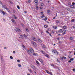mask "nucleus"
<instances>
[{"instance_id":"nucleus-4","label":"nucleus","mask_w":75,"mask_h":75,"mask_svg":"<svg viewBox=\"0 0 75 75\" xmlns=\"http://www.w3.org/2000/svg\"><path fill=\"white\" fill-rule=\"evenodd\" d=\"M32 39L33 40L35 41H37V40L36 38H35L34 37H32Z\"/></svg>"},{"instance_id":"nucleus-7","label":"nucleus","mask_w":75,"mask_h":75,"mask_svg":"<svg viewBox=\"0 0 75 75\" xmlns=\"http://www.w3.org/2000/svg\"><path fill=\"white\" fill-rule=\"evenodd\" d=\"M23 36H24V37L26 39H27V38H28L27 37H28V35L26 36V35H25L24 34L23 35Z\"/></svg>"},{"instance_id":"nucleus-19","label":"nucleus","mask_w":75,"mask_h":75,"mask_svg":"<svg viewBox=\"0 0 75 75\" xmlns=\"http://www.w3.org/2000/svg\"><path fill=\"white\" fill-rule=\"evenodd\" d=\"M17 29L18 31H19V32H20V31H21V30H20V29L18 28H17Z\"/></svg>"},{"instance_id":"nucleus-26","label":"nucleus","mask_w":75,"mask_h":75,"mask_svg":"<svg viewBox=\"0 0 75 75\" xmlns=\"http://www.w3.org/2000/svg\"><path fill=\"white\" fill-rule=\"evenodd\" d=\"M61 61H63V57H61Z\"/></svg>"},{"instance_id":"nucleus-63","label":"nucleus","mask_w":75,"mask_h":75,"mask_svg":"<svg viewBox=\"0 0 75 75\" xmlns=\"http://www.w3.org/2000/svg\"><path fill=\"white\" fill-rule=\"evenodd\" d=\"M51 66H52V67H53V66H54V64H51Z\"/></svg>"},{"instance_id":"nucleus-43","label":"nucleus","mask_w":75,"mask_h":75,"mask_svg":"<svg viewBox=\"0 0 75 75\" xmlns=\"http://www.w3.org/2000/svg\"><path fill=\"white\" fill-rule=\"evenodd\" d=\"M17 62H20V61L19 60H17Z\"/></svg>"},{"instance_id":"nucleus-24","label":"nucleus","mask_w":75,"mask_h":75,"mask_svg":"<svg viewBox=\"0 0 75 75\" xmlns=\"http://www.w3.org/2000/svg\"><path fill=\"white\" fill-rule=\"evenodd\" d=\"M6 9L7 10V11H8V12H10V10H9L8 9V8H7Z\"/></svg>"},{"instance_id":"nucleus-46","label":"nucleus","mask_w":75,"mask_h":75,"mask_svg":"<svg viewBox=\"0 0 75 75\" xmlns=\"http://www.w3.org/2000/svg\"><path fill=\"white\" fill-rule=\"evenodd\" d=\"M49 74H50V75H52V72H50Z\"/></svg>"},{"instance_id":"nucleus-21","label":"nucleus","mask_w":75,"mask_h":75,"mask_svg":"<svg viewBox=\"0 0 75 75\" xmlns=\"http://www.w3.org/2000/svg\"><path fill=\"white\" fill-rule=\"evenodd\" d=\"M18 67H21V64H18Z\"/></svg>"},{"instance_id":"nucleus-50","label":"nucleus","mask_w":75,"mask_h":75,"mask_svg":"<svg viewBox=\"0 0 75 75\" xmlns=\"http://www.w3.org/2000/svg\"><path fill=\"white\" fill-rule=\"evenodd\" d=\"M71 52H69V54H71Z\"/></svg>"},{"instance_id":"nucleus-25","label":"nucleus","mask_w":75,"mask_h":75,"mask_svg":"<svg viewBox=\"0 0 75 75\" xmlns=\"http://www.w3.org/2000/svg\"><path fill=\"white\" fill-rule=\"evenodd\" d=\"M47 19H48V18H47L45 17V18L44 20H45V21H46V20H47Z\"/></svg>"},{"instance_id":"nucleus-34","label":"nucleus","mask_w":75,"mask_h":75,"mask_svg":"<svg viewBox=\"0 0 75 75\" xmlns=\"http://www.w3.org/2000/svg\"><path fill=\"white\" fill-rule=\"evenodd\" d=\"M70 40H73V38H72V37H70Z\"/></svg>"},{"instance_id":"nucleus-33","label":"nucleus","mask_w":75,"mask_h":75,"mask_svg":"<svg viewBox=\"0 0 75 75\" xmlns=\"http://www.w3.org/2000/svg\"><path fill=\"white\" fill-rule=\"evenodd\" d=\"M22 47L23 48H24V49L25 48V47L23 45L22 46Z\"/></svg>"},{"instance_id":"nucleus-47","label":"nucleus","mask_w":75,"mask_h":75,"mask_svg":"<svg viewBox=\"0 0 75 75\" xmlns=\"http://www.w3.org/2000/svg\"><path fill=\"white\" fill-rule=\"evenodd\" d=\"M21 25H22V27H24V24H23V23L21 24Z\"/></svg>"},{"instance_id":"nucleus-23","label":"nucleus","mask_w":75,"mask_h":75,"mask_svg":"<svg viewBox=\"0 0 75 75\" xmlns=\"http://www.w3.org/2000/svg\"><path fill=\"white\" fill-rule=\"evenodd\" d=\"M28 71H29L30 72H32V70H31L30 69H28Z\"/></svg>"},{"instance_id":"nucleus-52","label":"nucleus","mask_w":75,"mask_h":75,"mask_svg":"<svg viewBox=\"0 0 75 75\" xmlns=\"http://www.w3.org/2000/svg\"><path fill=\"white\" fill-rule=\"evenodd\" d=\"M72 4H73V5H75V3L73 2L72 3Z\"/></svg>"},{"instance_id":"nucleus-41","label":"nucleus","mask_w":75,"mask_h":75,"mask_svg":"<svg viewBox=\"0 0 75 75\" xmlns=\"http://www.w3.org/2000/svg\"><path fill=\"white\" fill-rule=\"evenodd\" d=\"M47 13H50V10H48L47 11Z\"/></svg>"},{"instance_id":"nucleus-59","label":"nucleus","mask_w":75,"mask_h":75,"mask_svg":"<svg viewBox=\"0 0 75 75\" xmlns=\"http://www.w3.org/2000/svg\"><path fill=\"white\" fill-rule=\"evenodd\" d=\"M46 33H49V32H48L47 31H46Z\"/></svg>"},{"instance_id":"nucleus-1","label":"nucleus","mask_w":75,"mask_h":75,"mask_svg":"<svg viewBox=\"0 0 75 75\" xmlns=\"http://www.w3.org/2000/svg\"><path fill=\"white\" fill-rule=\"evenodd\" d=\"M30 50H28L27 51L28 53V54L31 55L32 53H33V55H37V53H34V50L33 49V48L31 47L30 48Z\"/></svg>"},{"instance_id":"nucleus-11","label":"nucleus","mask_w":75,"mask_h":75,"mask_svg":"<svg viewBox=\"0 0 75 75\" xmlns=\"http://www.w3.org/2000/svg\"><path fill=\"white\" fill-rule=\"evenodd\" d=\"M45 55L47 57V58H49V55L47 54H45Z\"/></svg>"},{"instance_id":"nucleus-64","label":"nucleus","mask_w":75,"mask_h":75,"mask_svg":"<svg viewBox=\"0 0 75 75\" xmlns=\"http://www.w3.org/2000/svg\"><path fill=\"white\" fill-rule=\"evenodd\" d=\"M24 12H25V13H27V11H24Z\"/></svg>"},{"instance_id":"nucleus-9","label":"nucleus","mask_w":75,"mask_h":75,"mask_svg":"<svg viewBox=\"0 0 75 75\" xmlns=\"http://www.w3.org/2000/svg\"><path fill=\"white\" fill-rule=\"evenodd\" d=\"M64 32V33H63V35H64V34H66V33H66V31L65 30H63V31H62V32Z\"/></svg>"},{"instance_id":"nucleus-28","label":"nucleus","mask_w":75,"mask_h":75,"mask_svg":"<svg viewBox=\"0 0 75 75\" xmlns=\"http://www.w3.org/2000/svg\"><path fill=\"white\" fill-rule=\"evenodd\" d=\"M34 1L35 3H37L38 2V1L37 0H35Z\"/></svg>"},{"instance_id":"nucleus-10","label":"nucleus","mask_w":75,"mask_h":75,"mask_svg":"<svg viewBox=\"0 0 75 75\" xmlns=\"http://www.w3.org/2000/svg\"><path fill=\"white\" fill-rule=\"evenodd\" d=\"M52 52H53V53H54V54H55V53H57V51H56V50H53Z\"/></svg>"},{"instance_id":"nucleus-53","label":"nucleus","mask_w":75,"mask_h":75,"mask_svg":"<svg viewBox=\"0 0 75 75\" xmlns=\"http://www.w3.org/2000/svg\"><path fill=\"white\" fill-rule=\"evenodd\" d=\"M73 71H75V69H73Z\"/></svg>"},{"instance_id":"nucleus-48","label":"nucleus","mask_w":75,"mask_h":75,"mask_svg":"<svg viewBox=\"0 0 75 75\" xmlns=\"http://www.w3.org/2000/svg\"><path fill=\"white\" fill-rule=\"evenodd\" d=\"M57 60L58 62H60V61H59V60H58V59H57Z\"/></svg>"},{"instance_id":"nucleus-6","label":"nucleus","mask_w":75,"mask_h":75,"mask_svg":"<svg viewBox=\"0 0 75 75\" xmlns=\"http://www.w3.org/2000/svg\"><path fill=\"white\" fill-rule=\"evenodd\" d=\"M11 21L13 22V23H14V24H16V21H14V19H12L11 20Z\"/></svg>"},{"instance_id":"nucleus-22","label":"nucleus","mask_w":75,"mask_h":75,"mask_svg":"<svg viewBox=\"0 0 75 75\" xmlns=\"http://www.w3.org/2000/svg\"><path fill=\"white\" fill-rule=\"evenodd\" d=\"M36 62L37 64H38V65H40V63H39L38 62V61H36Z\"/></svg>"},{"instance_id":"nucleus-36","label":"nucleus","mask_w":75,"mask_h":75,"mask_svg":"<svg viewBox=\"0 0 75 75\" xmlns=\"http://www.w3.org/2000/svg\"><path fill=\"white\" fill-rule=\"evenodd\" d=\"M17 7L18 9H20V6H19L18 5L17 6Z\"/></svg>"},{"instance_id":"nucleus-51","label":"nucleus","mask_w":75,"mask_h":75,"mask_svg":"<svg viewBox=\"0 0 75 75\" xmlns=\"http://www.w3.org/2000/svg\"><path fill=\"white\" fill-rule=\"evenodd\" d=\"M63 59H66V57H63Z\"/></svg>"},{"instance_id":"nucleus-60","label":"nucleus","mask_w":75,"mask_h":75,"mask_svg":"<svg viewBox=\"0 0 75 75\" xmlns=\"http://www.w3.org/2000/svg\"><path fill=\"white\" fill-rule=\"evenodd\" d=\"M15 31H16V32H17V30L15 29Z\"/></svg>"},{"instance_id":"nucleus-3","label":"nucleus","mask_w":75,"mask_h":75,"mask_svg":"<svg viewBox=\"0 0 75 75\" xmlns=\"http://www.w3.org/2000/svg\"><path fill=\"white\" fill-rule=\"evenodd\" d=\"M0 12H1V13H2V14H3L4 16V15H5V14H6V12H4L3 11L0 10Z\"/></svg>"},{"instance_id":"nucleus-55","label":"nucleus","mask_w":75,"mask_h":75,"mask_svg":"<svg viewBox=\"0 0 75 75\" xmlns=\"http://www.w3.org/2000/svg\"><path fill=\"white\" fill-rule=\"evenodd\" d=\"M72 27L73 28H75V26H72Z\"/></svg>"},{"instance_id":"nucleus-14","label":"nucleus","mask_w":75,"mask_h":75,"mask_svg":"<svg viewBox=\"0 0 75 75\" xmlns=\"http://www.w3.org/2000/svg\"><path fill=\"white\" fill-rule=\"evenodd\" d=\"M70 7L71 8H74V7H75V6H74L72 5H70Z\"/></svg>"},{"instance_id":"nucleus-2","label":"nucleus","mask_w":75,"mask_h":75,"mask_svg":"<svg viewBox=\"0 0 75 75\" xmlns=\"http://www.w3.org/2000/svg\"><path fill=\"white\" fill-rule=\"evenodd\" d=\"M31 68H33L34 70H35V69L36 68H35V67L33 65H32L31 66H30Z\"/></svg>"},{"instance_id":"nucleus-15","label":"nucleus","mask_w":75,"mask_h":75,"mask_svg":"<svg viewBox=\"0 0 75 75\" xmlns=\"http://www.w3.org/2000/svg\"><path fill=\"white\" fill-rule=\"evenodd\" d=\"M13 18L14 19H17V17H16L15 16H13Z\"/></svg>"},{"instance_id":"nucleus-57","label":"nucleus","mask_w":75,"mask_h":75,"mask_svg":"<svg viewBox=\"0 0 75 75\" xmlns=\"http://www.w3.org/2000/svg\"><path fill=\"white\" fill-rule=\"evenodd\" d=\"M49 35H50V36H51V33H49Z\"/></svg>"},{"instance_id":"nucleus-13","label":"nucleus","mask_w":75,"mask_h":75,"mask_svg":"<svg viewBox=\"0 0 75 75\" xmlns=\"http://www.w3.org/2000/svg\"><path fill=\"white\" fill-rule=\"evenodd\" d=\"M3 7H4V8H5V9H7L6 8V5H3Z\"/></svg>"},{"instance_id":"nucleus-39","label":"nucleus","mask_w":75,"mask_h":75,"mask_svg":"<svg viewBox=\"0 0 75 75\" xmlns=\"http://www.w3.org/2000/svg\"><path fill=\"white\" fill-rule=\"evenodd\" d=\"M75 21V20L74 19H72V20H71V21L72 22H74Z\"/></svg>"},{"instance_id":"nucleus-44","label":"nucleus","mask_w":75,"mask_h":75,"mask_svg":"<svg viewBox=\"0 0 75 75\" xmlns=\"http://www.w3.org/2000/svg\"><path fill=\"white\" fill-rule=\"evenodd\" d=\"M44 6V4L42 3L41 4V6Z\"/></svg>"},{"instance_id":"nucleus-5","label":"nucleus","mask_w":75,"mask_h":75,"mask_svg":"<svg viewBox=\"0 0 75 75\" xmlns=\"http://www.w3.org/2000/svg\"><path fill=\"white\" fill-rule=\"evenodd\" d=\"M33 42V45L35 46V47H36L37 46V44H36V43L35 42Z\"/></svg>"},{"instance_id":"nucleus-16","label":"nucleus","mask_w":75,"mask_h":75,"mask_svg":"<svg viewBox=\"0 0 75 75\" xmlns=\"http://www.w3.org/2000/svg\"><path fill=\"white\" fill-rule=\"evenodd\" d=\"M41 52H42V54H44L45 55V54H45V52L43 51L42 50H41Z\"/></svg>"},{"instance_id":"nucleus-37","label":"nucleus","mask_w":75,"mask_h":75,"mask_svg":"<svg viewBox=\"0 0 75 75\" xmlns=\"http://www.w3.org/2000/svg\"><path fill=\"white\" fill-rule=\"evenodd\" d=\"M71 61H73L74 60V58H72L70 59Z\"/></svg>"},{"instance_id":"nucleus-49","label":"nucleus","mask_w":75,"mask_h":75,"mask_svg":"<svg viewBox=\"0 0 75 75\" xmlns=\"http://www.w3.org/2000/svg\"><path fill=\"white\" fill-rule=\"evenodd\" d=\"M57 70H58V71H59V69L57 67Z\"/></svg>"},{"instance_id":"nucleus-35","label":"nucleus","mask_w":75,"mask_h":75,"mask_svg":"<svg viewBox=\"0 0 75 75\" xmlns=\"http://www.w3.org/2000/svg\"><path fill=\"white\" fill-rule=\"evenodd\" d=\"M44 15H43L42 16H41V18H43V17H45Z\"/></svg>"},{"instance_id":"nucleus-62","label":"nucleus","mask_w":75,"mask_h":75,"mask_svg":"<svg viewBox=\"0 0 75 75\" xmlns=\"http://www.w3.org/2000/svg\"><path fill=\"white\" fill-rule=\"evenodd\" d=\"M69 62H71V61H69Z\"/></svg>"},{"instance_id":"nucleus-54","label":"nucleus","mask_w":75,"mask_h":75,"mask_svg":"<svg viewBox=\"0 0 75 75\" xmlns=\"http://www.w3.org/2000/svg\"><path fill=\"white\" fill-rule=\"evenodd\" d=\"M13 54H15L16 53V52L15 51H13Z\"/></svg>"},{"instance_id":"nucleus-38","label":"nucleus","mask_w":75,"mask_h":75,"mask_svg":"<svg viewBox=\"0 0 75 75\" xmlns=\"http://www.w3.org/2000/svg\"><path fill=\"white\" fill-rule=\"evenodd\" d=\"M41 14H42V15L43 14H44V12H41Z\"/></svg>"},{"instance_id":"nucleus-56","label":"nucleus","mask_w":75,"mask_h":75,"mask_svg":"<svg viewBox=\"0 0 75 75\" xmlns=\"http://www.w3.org/2000/svg\"><path fill=\"white\" fill-rule=\"evenodd\" d=\"M59 23V21H57V23Z\"/></svg>"},{"instance_id":"nucleus-58","label":"nucleus","mask_w":75,"mask_h":75,"mask_svg":"<svg viewBox=\"0 0 75 75\" xmlns=\"http://www.w3.org/2000/svg\"><path fill=\"white\" fill-rule=\"evenodd\" d=\"M28 2L29 3H30V0L28 1Z\"/></svg>"},{"instance_id":"nucleus-17","label":"nucleus","mask_w":75,"mask_h":75,"mask_svg":"<svg viewBox=\"0 0 75 75\" xmlns=\"http://www.w3.org/2000/svg\"><path fill=\"white\" fill-rule=\"evenodd\" d=\"M62 29H60V30L58 31L59 33H62Z\"/></svg>"},{"instance_id":"nucleus-30","label":"nucleus","mask_w":75,"mask_h":75,"mask_svg":"<svg viewBox=\"0 0 75 75\" xmlns=\"http://www.w3.org/2000/svg\"><path fill=\"white\" fill-rule=\"evenodd\" d=\"M63 27L64 29H66V28H67V27L65 26H63Z\"/></svg>"},{"instance_id":"nucleus-32","label":"nucleus","mask_w":75,"mask_h":75,"mask_svg":"<svg viewBox=\"0 0 75 75\" xmlns=\"http://www.w3.org/2000/svg\"><path fill=\"white\" fill-rule=\"evenodd\" d=\"M10 58L11 59H13V57L12 56H10Z\"/></svg>"},{"instance_id":"nucleus-12","label":"nucleus","mask_w":75,"mask_h":75,"mask_svg":"<svg viewBox=\"0 0 75 75\" xmlns=\"http://www.w3.org/2000/svg\"><path fill=\"white\" fill-rule=\"evenodd\" d=\"M38 41H39V42H42V41L41 40H40V39H38Z\"/></svg>"},{"instance_id":"nucleus-31","label":"nucleus","mask_w":75,"mask_h":75,"mask_svg":"<svg viewBox=\"0 0 75 75\" xmlns=\"http://www.w3.org/2000/svg\"><path fill=\"white\" fill-rule=\"evenodd\" d=\"M26 31H27V32H28V31H29V30H28V29L27 28H26Z\"/></svg>"},{"instance_id":"nucleus-8","label":"nucleus","mask_w":75,"mask_h":75,"mask_svg":"<svg viewBox=\"0 0 75 75\" xmlns=\"http://www.w3.org/2000/svg\"><path fill=\"white\" fill-rule=\"evenodd\" d=\"M39 61L40 62H41L42 63H43V61H42V59H39Z\"/></svg>"},{"instance_id":"nucleus-27","label":"nucleus","mask_w":75,"mask_h":75,"mask_svg":"<svg viewBox=\"0 0 75 75\" xmlns=\"http://www.w3.org/2000/svg\"><path fill=\"white\" fill-rule=\"evenodd\" d=\"M48 27V25H44V27L45 28H47Z\"/></svg>"},{"instance_id":"nucleus-29","label":"nucleus","mask_w":75,"mask_h":75,"mask_svg":"<svg viewBox=\"0 0 75 75\" xmlns=\"http://www.w3.org/2000/svg\"><path fill=\"white\" fill-rule=\"evenodd\" d=\"M53 28L54 29H56V28H57V27L54 26H53Z\"/></svg>"},{"instance_id":"nucleus-61","label":"nucleus","mask_w":75,"mask_h":75,"mask_svg":"<svg viewBox=\"0 0 75 75\" xmlns=\"http://www.w3.org/2000/svg\"><path fill=\"white\" fill-rule=\"evenodd\" d=\"M52 33H54V31H52Z\"/></svg>"},{"instance_id":"nucleus-18","label":"nucleus","mask_w":75,"mask_h":75,"mask_svg":"<svg viewBox=\"0 0 75 75\" xmlns=\"http://www.w3.org/2000/svg\"><path fill=\"white\" fill-rule=\"evenodd\" d=\"M42 48H45V45H44L43 44L42 45Z\"/></svg>"},{"instance_id":"nucleus-42","label":"nucleus","mask_w":75,"mask_h":75,"mask_svg":"<svg viewBox=\"0 0 75 75\" xmlns=\"http://www.w3.org/2000/svg\"><path fill=\"white\" fill-rule=\"evenodd\" d=\"M40 8L41 10H42V7H40Z\"/></svg>"},{"instance_id":"nucleus-40","label":"nucleus","mask_w":75,"mask_h":75,"mask_svg":"<svg viewBox=\"0 0 75 75\" xmlns=\"http://www.w3.org/2000/svg\"><path fill=\"white\" fill-rule=\"evenodd\" d=\"M36 10H38V6H36Z\"/></svg>"},{"instance_id":"nucleus-20","label":"nucleus","mask_w":75,"mask_h":75,"mask_svg":"<svg viewBox=\"0 0 75 75\" xmlns=\"http://www.w3.org/2000/svg\"><path fill=\"white\" fill-rule=\"evenodd\" d=\"M45 71H46V72H47V74H49L50 73V71H48V70H45Z\"/></svg>"},{"instance_id":"nucleus-45","label":"nucleus","mask_w":75,"mask_h":75,"mask_svg":"<svg viewBox=\"0 0 75 75\" xmlns=\"http://www.w3.org/2000/svg\"><path fill=\"white\" fill-rule=\"evenodd\" d=\"M10 3L11 4H13V2L11 1H10Z\"/></svg>"}]
</instances>
